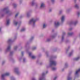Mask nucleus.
Listing matches in <instances>:
<instances>
[{
	"label": "nucleus",
	"mask_w": 80,
	"mask_h": 80,
	"mask_svg": "<svg viewBox=\"0 0 80 80\" xmlns=\"http://www.w3.org/2000/svg\"><path fill=\"white\" fill-rule=\"evenodd\" d=\"M76 0H74V3H76Z\"/></svg>",
	"instance_id": "52"
},
{
	"label": "nucleus",
	"mask_w": 80,
	"mask_h": 80,
	"mask_svg": "<svg viewBox=\"0 0 80 80\" xmlns=\"http://www.w3.org/2000/svg\"><path fill=\"white\" fill-rule=\"evenodd\" d=\"M4 14H8V15H10L12 14L8 8H4L1 12V15L2 17H3Z\"/></svg>",
	"instance_id": "1"
},
{
	"label": "nucleus",
	"mask_w": 80,
	"mask_h": 80,
	"mask_svg": "<svg viewBox=\"0 0 80 80\" xmlns=\"http://www.w3.org/2000/svg\"><path fill=\"white\" fill-rule=\"evenodd\" d=\"M29 55L30 57H31L32 59H35V58H36V57H35V56H32V53L31 52H29Z\"/></svg>",
	"instance_id": "10"
},
{
	"label": "nucleus",
	"mask_w": 80,
	"mask_h": 80,
	"mask_svg": "<svg viewBox=\"0 0 80 80\" xmlns=\"http://www.w3.org/2000/svg\"><path fill=\"white\" fill-rule=\"evenodd\" d=\"M32 80H36L35 79V78H32Z\"/></svg>",
	"instance_id": "44"
},
{
	"label": "nucleus",
	"mask_w": 80,
	"mask_h": 80,
	"mask_svg": "<svg viewBox=\"0 0 80 80\" xmlns=\"http://www.w3.org/2000/svg\"><path fill=\"white\" fill-rule=\"evenodd\" d=\"M65 20V16H62L61 17V22H63Z\"/></svg>",
	"instance_id": "15"
},
{
	"label": "nucleus",
	"mask_w": 80,
	"mask_h": 80,
	"mask_svg": "<svg viewBox=\"0 0 80 80\" xmlns=\"http://www.w3.org/2000/svg\"><path fill=\"white\" fill-rule=\"evenodd\" d=\"M68 49H66V51L67 52V51H68Z\"/></svg>",
	"instance_id": "54"
},
{
	"label": "nucleus",
	"mask_w": 80,
	"mask_h": 80,
	"mask_svg": "<svg viewBox=\"0 0 80 80\" xmlns=\"http://www.w3.org/2000/svg\"><path fill=\"white\" fill-rule=\"evenodd\" d=\"M11 80H14V78L13 77H11Z\"/></svg>",
	"instance_id": "42"
},
{
	"label": "nucleus",
	"mask_w": 80,
	"mask_h": 80,
	"mask_svg": "<svg viewBox=\"0 0 80 80\" xmlns=\"http://www.w3.org/2000/svg\"><path fill=\"white\" fill-rule=\"evenodd\" d=\"M57 78V77H55L54 79V80H56Z\"/></svg>",
	"instance_id": "47"
},
{
	"label": "nucleus",
	"mask_w": 80,
	"mask_h": 80,
	"mask_svg": "<svg viewBox=\"0 0 80 80\" xmlns=\"http://www.w3.org/2000/svg\"><path fill=\"white\" fill-rule=\"evenodd\" d=\"M50 40H51V39H50V38H48L46 40V41L50 42Z\"/></svg>",
	"instance_id": "30"
},
{
	"label": "nucleus",
	"mask_w": 80,
	"mask_h": 80,
	"mask_svg": "<svg viewBox=\"0 0 80 80\" xmlns=\"http://www.w3.org/2000/svg\"><path fill=\"white\" fill-rule=\"evenodd\" d=\"M63 12V10H61L60 12H59V13L60 14L62 13Z\"/></svg>",
	"instance_id": "36"
},
{
	"label": "nucleus",
	"mask_w": 80,
	"mask_h": 80,
	"mask_svg": "<svg viewBox=\"0 0 80 80\" xmlns=\"http://www.w3.org/2000/svg\"><path fill=\"white\" fill-rule=\"evenodd\" d=\"M65 32H63L62 33V41H63V40H64V36H65Z\"/></svg>",
	"instance_id": "12"
},
{
	"label": "nucleus",
	"mask_w": 80,
	"mask_h": 80,
	"mask_svg": "<svg viewBox=\"0 0 80 80\" xmlns=\"http://www.w3.org/2000/svg\"><path fill=\"white\" fill-rule=\"evenodd\" d=\"M22 56H23V52H22Z\"/></svg>",
	"instance_id": "46"
},
{
	"label": "nucleus",
	"mask_w": 80,
	"mask_h": 80,
	"mask_svg": "<svg viewBox=\"0 0 80 80\" xmlns=\"http://www.w3.org/2000/svg\"><path fill=\"white\" fill-rule=\"evenodd\" d=\"M18 47L17 46H14V51H16V50H17V49L18 48Z\"/></svg>",
	"instance_id": "19"
},
{
	"label": "nucleus",
	"mask_w": 80,
	"mask_h": 80,
	"mask_svg": "<svg viewBox=\"0 0 80 80\" xmlns=\"http://www.w3.org/2000/svg\"><path fill=\"white\" fill-rule=\"evenodd\" d=\"M23 62H25V58L23 59Z\"/></svg>",
	"instance_id": "50"
},
{
	"label": "nucleus",
	"mask_w": 80,
	"mask_h": 80,
	"mask_svg": "<svg viewBox=\"0 0 80 80\" xmlns=\"http://www.w3.org/2000/svg\"><path fill=\"white\" fill-rule=\"evenodd\" d=\"M13 42V41H12V39H8V43H11V42Z\"/></svg>",
	"instance_id": "22"
},
{
	"label": "nucleus",
	"mask_w": 80,
	"mask_h": 80,
	"mask_svg": "<svg viewBox=\"0 0 80 80\" xmlns=\"http://www.w3.org/2000/svg\"><path fill=\"white\" fill-rule=\"evenodd\" d=\"M27 14V16L28 17H29L30 16V14L28 12H27L26 14Z\"/></svg>",
	"instance_id": "29"
},
{
	"label": "nucleus",
	"mask_w": 80,
	"mask_h": 80,
	"mask_svg": "<svg viewBox=\"0 0 80 80\" xmlns=\"http://www.w3.org/2000/svg\"><path fill=\"white\" fill-rule=\"evenodd\" d=\"M14 72L17 74L18 75H19L20 73V72L18 71V68H16L14 69Z\"/></svg>",
	"instance_id": "6"
},
{
	"label": "nucleus",
	"mask_w": 80,
	"mask_h": 80,
	"mask_svg": "<svg viewBox=\"0 0 80 80\" xmlns=\"http://www.w3.org/2000/svg\"><path fill=\"white\" fill-rule=\"evenodd\" d=\"M18 14H19V13H17L15 15V17H17L18 16Z\"/></svg>",
	"instance_id": "40"
},
{
	"label": "nucleus",
	"mask_w": 80,
	"mask_h": 80,
	"mask_svg": "<svg viewBox=\"0 0 80 80\" xmlns=\"http://www.w3.org/2000/svg\"><path fill=\"white\" fill-rule=\"evenodd\" d=\"M57 58V56H55L52 58V59H50V67H52L53 65L55 66L57 64V62L53 60V58Z\"/></svg>",
	"instance_id": "2"
},
{
	"label": "nucleus",
	"mask_w": 80,
	"mask_h": 80,
	"mask_svg": "<svg viewBox=\"0 0 80 80\" xmlns=\"http://www.w3.org/2000/svg\"><path fill=\"white\" fill-rule=\"evenodd\" d=\"M80 12H77V15H78V17L80 16Z\"/></svg>",
	"instance_id": "33"
},
{
	"label": "nucleus",
	"mask_w": 80,
	"mask_h": 80,
	"mask_svg": "<svg viewBox=\"0 0 80 80\" xmlns=\"http://www.w3.org/2000/svg\"><path fill=\"white\" fill-rule=\"evenodd\" d=\"M73 34V32H68V35L69 36H71V35H72Z\"/></svg>",
	"instance_id": "20"
},
{
	"label": "nucleus",
	"mask_w": 80,
	"mask_h": 80,
	"mask_svg": "<svg viewBox=\"0 0 80 80\" xmlns=\"http://www.w3.org/2000/svg\"><path fill=\"white\" fill-rule=\"evenodd\" d=\"M25 30V28H22L21 30V32H24Z\"/></svg>",
	"instance_id": "28"
},
{
	"label": "nucleus",
	"mask_w": 80,
	"mask_h": 80,
	"mask_svg": "<svg viewBox=\"0 0 80 80\" xmlns=\"http://www.w3.org/2000/svg\"><path fill=\"white\" fill-rule=\"evenodd\" d=\"M53 31H54V30H52V32H53Z\"/></svg>",
	"instance_id": "58"
},
{
	"label": "nucleus",
	"mask_w": 80,
	"mask_h": 80,
	"mask_svg": "<svg viewBox=\"0 0 80 80\" xmlns=\"http://www.w3.org/2000/svg\"><path fill=\"white\" fill-rule=\"evenodd\" d=\"M46 55H47V52L46 53Z\"/></svg>",
	"instance_id": "56"
},
{
	"label": "nucleus",
	"mask_w": 80,
	"mask_h": 80,
	"mask_svg": "<svg viewBox=\"0 0 80 80\" xmlns=\"http://www.w3.org/2000/svg\"><path fill=\"white\" fill-rule=\"evenodd\" d=\"M68 9L66 10V12H68Z\"/></svg>",
	"instance_id": "53"
},
{
	"label": "nucleus",
	"mask_w": 80,
	"mask_h": 80,
	"mask_svg": "<svg viewBox=\"0 0 80 80\" xmlns=\"http://www.w3.org/2000/svg\"><path fill=\"white\" fill-rule=\"evenodd\" d=\"M47 26V25L45 24H43V28H45Z\"/></svg>",
	"instance_id": "25"
},
{
	"label": "nucleus",
	"mask_w": 80,
	"mask_h": 80,
	"mask_svg": "<svg viewBox=\"0 0 80 80\" xmlns=\"http://www.w3.org/2000/svg\"><path fill=\"white\" fill-rule=\"evenodd\" d=\"M45 73H44V72H43V73H42V77L44 76H45Z\"/></svg>",
	"instance_id": "37"
},
{
	"label": "nucleus",
	"mask_w": 80,
	"mask_h": 80,
	"mask_svg": "<svg viewBox=\"0 0 80 80\" xmlns=\"http://www.w3.org/2000/svg\"><path fill=\"white\" fill-rule=\"evenodd\" d=\"M38 7V5H36V8H37Z\"/></svg>",
	"instance_id": "49"
},
{
	"label": "nucleus",
	"mask_w": 80,
	"mask_h": 80,
	"mask_svg": "<svg viewBox=\"0 0 80 80\" xmlns=\"http://www.w3.org/2000/svg\"><path fill=\"white\" fill-rule=\"evenodd\" d=\"M37 21V19L35 18L31 19L28 22V24L29 25H32V26L34 27L35 24V22Z\"/></svg>",
	"instance_id": "3"
},
{
	"label": "nucleus",
	"mask_w": 80,
	"mask_h": 80,
	"mask_svg": "<svg viewBox=\"0 0 80 80\" xmlns=\"http://www.w3.org/2000/svg\"><path fill=\"white\" fill-rule=\"evenodd\" d=\"M74 7L76 8H79V6L77 4H76L74 5Z\"/></svg>",
	"instance_id": "21"
},
{
	"label": "nucleus",
	"mask_w": 80,
	"mask_h": 80,
	"mask_svg": "<svg viewBox=\"0 0 80 80\" xmlns=\"http://www.w3.org/2000/svg\"><path fill=\"white\" fill-rule=\"evenodd\" d=\"M56 69H57V68H56L52 67V70H53V71L55 70Z\"/></svg>",
	"instance_id": "27"
},
{
	"label": "nucleus",
	"mask_w": 80,
	"mask_h": 80,
	"mask_svg": "<svg viewBox=\"0 0 80 80\" xmlns=\"http://www.w3.org/2000/svg\"><path fill=\"white\" fill-rule=\"evenodd\" d=\"M72 78L70 74H69L67 77V80H72Z\"/></svg>",
	"instance_id": "11"
},
{
	"label": "nucleus",
	"mask_w": 80,
	"mask_h": 80,
	"mask_svg": "<svg viewBox=\"0 0 80 80\" xmlns=\"http://www.w3.org/2000/svg\"><path fill=\"white\" fill-rule=\"evenodd\" d=\"M62 71H63V69L62 70Z\"/></svg>",
	"instance_id": "59"
},
{
	"label": "nucleus",
	"mask_w": 80,
	"mask_h": 80,
	"mask_svg": "<svg viewBox=\"0 0 80 80\" xmlns=\"http://www.w3.org/2000/svg\"><path fill=\"white\" fill-rule=\"evenodd\" d=\"M4 63H5V61H3L2 62V65L4 64Z\"/></svg>",
	"instance_id": "48"
},
{
	"label": "nucleus",
	"mask_w": 80,
	"mask_h": 80,
	"mask_svg": "<svg viewBox=\"0 0 80 80\" xmlns=\"http://www.w3.org/2000/svg\"><path fill=\"white\" fill-rule=\"evenodd\" d=\"M10 73L9 72H6L5 74H2L1 75V78L2 80H5V77L6 76H9L10 75Z\"/></svg>",
	"instance_id": "4"
},
{
	"label": "nucleus",
	"mask_w": 80,
	"mask_h": 80,
	"mask_svg": "<svg viewBox=\"0 0 80 80\" xmlns=\"http://www.w3.org/2000/svg\"><path fill=\"white\" fill-rule=\"evenodd\" d=\"M3 0H0V1H3Z\"/></svg>",
	"instance_id": "57"
},
{
	"label": "nucleus",
	"mask_w": 80,
	"mask_h": 80,
	"mask_svg": "<svg viewBox=\"0 0 80 80\" xmlns=\"http://www.w3.org/2000/svg\"><path fill=\"white\" fill-rule=\"evenodd\" d=\"M56 36L57 34H54V36H51V38H55V37H56Z\"/></svg>",
	"instance_id": "24"
},
{
	"label": "nucleus",
	"mask_w": 80,
	"mask_h": 80,
	"mask_svg": "<svg viewBox=\"0 0 80 80\" xmlns=\"http://www.w3.org/2000/svg\"><path fill=\"white\" fill-rule=\"evenodd\" d=\"M48 71H47L46 72V73H48Z\"/></svg>",
	"instance_id": "51"
},
{
	"label": "nucleus",
	"mask_w": 80,
	"mask_h": 80,
	"mask_svg": "<svg viewBox=\"0 0 80 80\" xmlns=\"http://www.w3.org/2000/svg\"><path fill=\"white\" fill-rule=\"evenodd\" d=\"M13 52L12 51L10 52V55H13Z\"/></svg>",
	"instance_id": "31"
},
{
	"label": "nucleus",
	"mask_w": 80,
	"mask_h": 80,
	"mask_svg": "<svg viewBox=\"0 0 80 80\" xmlns=\"http://www.w3.org/2000/svg\"><path fill=\"white\" fill-rule=\"evenodd\" d=\"M68 63H66L65 65V68H67V67H68Z\"/></svg>",
	"instance_id": "26"
},
{
	"label": "nucleus",
	"mask_w": 80,
	"mask_h": 80,
	"mask_svg": "<svg viewBox=\"0 0 80 80\" xmlns=\"http://www.w3.org/2000/svg\"><path fill=\"white\" fill-rule=\"evenodd\" d=\"M22 3V0H20L19 1V3L20 4H21Z\"/></svg>",
	"instance_id": "35"
},
{
	"label": "nucleus",
	"mask_w": 80,
	"mask_h": 80,
	"mask_svg": "<svg viewBox=\"0 0 80 80\" xmlns=\"http://www.w3.org/2000/svg\"><path fill=\"white\" fill-rule=\"evenodd\" d=\"M61 1H62V0H61Z\"/></svg>",
	"instance_id": "62"
},
{
	"label": "nucleus",
	"mask_w": 80,
	"mask_h": 80,
	"mask_svg": "<svg viewBox=\"0 0 80 80\" xmlns=\"http://www.w3.org/2000/svg\"><path fill=\"white\" fill-rule=\"evenodd\" d=\"M14 24L15 26H17V29H18V27L20 26V23L14 21Z\"/></svg>",
	"instance_id": "5"
},
{
	"label": "nucleus",
	"mask_w": 80,
	"mask_h": 80,
	"mask_svg": "<svg viewBox=\"0 0 80 80\" xmlns=\"http://www.w3.org/2000/svg\"><path fill=\"white\" fill-rule=\"evenodd\" d=\"M39 80H43V78H42V77L40 78H39Z\"/></svg>",
	"instance_id": "38"
},
{
	"label": "nucleus",
	"mask_w": 80,
	"mask_h": 80,
	"mask_svg": "<svg viewBox=\"0 0 80 80\" xmlns=\"http://www.w3.org/2000/svg\"><path fill=\"white\" fill-rule=\"evenodd\" d=\"M33 37H31V38L30 39V41H32V40L33 39Z\"/></svg>",
	"instance_id": "34"
},
{
	"label": "nucleus",
	"mask_w": 80,
	"mask_h": 80,
	"mask_svg": "<svg viewBox=\"0 0 80 80\" xmlns=\"http://www.w3.org/2000/svg\"><path fill=\"white\" fill-rule=\"evenodd\" d=\"M80 72V69H79L76 71V73H75V75H77L78 73H79V72Z\"/></svg>",
	"instance_id": "16"
},
{
	"label": "nucleus",
	"mask_w": 80,
	"mask_h": 80,
	"mask_svg": "<svg viewBox=\"0 0 80 80\" xmlns=\"http://www.w3.org/2000/svg\"><path fill=\"white\" fill-rule=\"evenodd\" d=\"M80 58V57L79 56L76 58L74 59V60H75L76 61H77V60H78Z\"/></svg>",
	"instance_id": "18"
},
{
	"label": "nucleus",
	"mask_w": 80,
	"mask_h": 80,
	"mask_svg": "<svg viewBox=\"0 0 80 80\" xmlns=\"http://www.w3.org/2000/svg\"><path fill=\"white\" fill-rule=\"evenodd\" d=\"M72 30V28H70L69 29V31H70V30Z\"/></svg>",
	"instance_id": "45"
},
{
	"label": "nucleus",
	"mask_w": 80,
	"mask_h": 80,
	"mask_svg": "<svg viewBox=\"0 0 80 80\" xmlns=\"http://www.w3.org/2000/svg\"><path fill=\"white\" fill-rule=\"evenodd\" d=\"M45 3L42 2L40 4V8H45Z\"/></svg>",
	"instance_id": "7"
},
{
	"label": "nucleus",
	"mask_w": 80,
	"mask_h": 80,
	"mask_svg": "<svg viewBox=\"0 0 80 80\" xmlns=\"http://www.w3.org/2000/svg\"><path fill=\"white\" fill-rule=\"evenodd\" d=\"M78 22L77 21L72 22H71V24H73L74 25H76L77 24Z\"/></svg>",
	"instance_id": "13"
},
{
	"label": "nucleus",
	"mask_w": 80,
	"mask_h": 80,
	"mask_svg": "<svg viewBox=\"0 0 80 80\" xmlns=\"http://www.w3.org/2000/svg\"><path fill=\"white\" fill-rule=\"evenodd\" d=\"M10 49H11V47L10 46H8L7 47V49L5 51V53H7V52H9V51L10 50Z\"/></svg>",
	"instance_id": "8"
},
{
	"label": "nucleus",
	"mask_w": 80,
	"mask_h": 80,
	"mask_svg": "<svg viewBox=\"0 0 80 80\" xmlns=\"http://www.w3.org/2000/svg\"><path fill=\"white\" fill-rule=\"evenodd\" d=\"M1 31V28H0V32Z\"/></svg>",
	"instance_id": "55"
},
{
	"label": "nucleus",
	"mask_w": 80,
	"mask_h": 80,
	"mask_svg": "<svg viewBox=\"0 0 80 80\" xmlns=\"http://www.w3.org/2000/svg\"><path fill=\"white\" fill-rule=\"evenodd\" d=\"M35 4H36V3L34 1H32L30 3V4L32 6H33Z\"/></svg>",
	"instance_id": "17"
},
{
	"label": "nucleus",
	"mask_w": 80,
	"mask_h": 80,
	"mask_svg": "<svg viewBox=\"0 0 80 80\" xmlns=\"http://www.w3.org/2000/svg\"><path fill=\"white\" fill-rule=\"evenodd\" d=\"M52 3H54L55 2V0H51Z\"/></svg>",
	"instance_id": "39"
},
{
	"label": "nucleus",
	"mask_w": 80,
	"mask_h": 80,
	"mask_svg": "<svg viewBox=\"0 0 80 80\" xmlns=\"http://www.w3.org/2000/svg\"><path fill=\"white\" fill-rule=\"evenodd\" d=\"M37 49V47H33L32 48V50H36Z\"/></svg>",
	"instance_id": "32"
},
{
	"label": "nucleus",
	"mask_w": 80,
	"mask_h": 80,
	"mask_svg": "<svg viewBox=\"0 0 80 80\" xmlns=\"http://www.w3.org/2000/svg\"><path fill=\"white\" fill-rule=\"evenodd\" d=\"M54 25L55 27H58L60 25V23L58 22H55Z\"/></svg>",
	"instance_id": "9"
},
{
	"label": "nucleus",
	"mask_w": 80,
	"mask_h": 80,
	"mask_svg": "<svg viewBox=\"0 0 80 80\" xmlns=\"http://www.w3.org/2000/svg\"><path fill=\"white\" fill-rule=\"evenodd\" d=\"M13 6H14V8H15V7H17V5L15 4H14Z\"/></svg>",
	"instance_id": "41"
},
{
	"label": "nucleus",
	"mask_w": 80,
	"mask_h": 80,
	"mask_svg": "<svg viewBox=\"0 0 80 80\" xmlns=\"http://www.w3.org/2000/svg\"><path fill=\"white\" fill-rule=\"evenodd\" d=\"M19 60H20V59H19Z\"/></svg>",
	"instance_id": "61"
},
{
	"label": "nucleus",
	"mask_w": 80,
	"mask_h": 80,
	"mask_svg": "<svg viewBox=\"0 0 80 80\" xmlns=\"http://www.w3.org/2000/svg\"><path fill=\"white\" fill-rule=\"evenodd\" d=\"M10 19H8L7 20V22H6V25H8L9 24H10Z\"/></svg>",
	"instance_id": "14"
},
{
	"label": "nucleus",
	"mask_w": 80,
	"mask_h": 80,
	"mask_svg": "<svg viewBox=\"0 0 80 80\" xmlns=\"http://www.w3.org/2000/svg\"><path fill=\"white\" fill-rule=\"evenodd\" d=\"M52 11V9H50L49 10V12H51Z\"/></svg>",
	"instance_id": "43"
},
{
	"label": "nucleus",
	"mask_w": 80,
	"mask_h": 80,
	"mask_svg": "<svg viewBox=\"0 0 80 80\" xmlns=\"http://www.w3.org/2000/svg\"><path fill=\"white\" fill-rule=\"evenodd\" d=\"M70 48V47H69V48Z\"/></svg>",
	"instance_id": "60"
},
{
	"label": "nucleus",
	"mask_w": 80,
	"mask_h": 80,
	"mask_svg": "<svg viewBox=\"0 0 80 80\" xmlns=\"http://www.w3.org/2000/svg\"><path fill=\"white\" fill-rule=\"evenodd\" d=\"M73 54V52H71L69 54V57H71Z\"/></svg>",
	"instance_id": "23"
}]
</instances>
